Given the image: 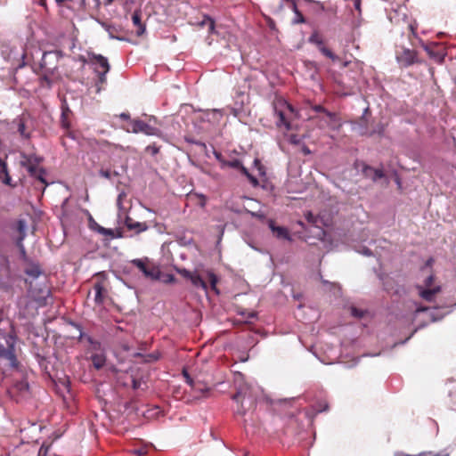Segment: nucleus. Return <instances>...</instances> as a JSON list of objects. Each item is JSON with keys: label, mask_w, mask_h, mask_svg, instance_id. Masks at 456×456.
Wrapping results in <instances>:
<instances>
[{"label": "nucleus", "mask_w": 456, "mask_h": 456, "mask_svg": "<svg viewBox=\"0 0 456 456\" xmlns=\"http://www.w3.org/2000/svg\"><path fill=\"white\" fill-rule=\"evenodd\" d=\"M319 51L324 55L326 56L327 58L332 60V61H337L338 58L337 55H335L331 50H330L329 48H327L324 45H321V47L319 48Z\"/></svg>", "instance_id": "cd10ccee"}, {"label": "nucleus", "mask_w": 456, "mask_h": 456, "mask_svg": "<svg viewBox=\"0 0 456 456\" xmlns=\"http://www.w3.org/2000/svg\"><path fill=\"white\" fill-rule=\"evenodd\" d=\"M287 4L288 7L290 8L295 13L300 16V20L298 22H305V19L302 15V13L298 11L297 5L295 0H283Z\"/></svg>", "instance_id": "a878e982"}, {"label": "nucleus", "mask_w": 456, "mask_h": 456, "mask_svg": "<svg viewBox=\"0 0 456 456\" xmlns=\"http://www.w3.org/2000/svg\"><path fill=\"white\" fill-rule=\"evenodd\" d=\"M374 173L373 180H378L384 177V173L381 169H371Z\"/></svg>", "instance_id": "c9c22d12"}, {"label": "nucleus", "mask_w": 456, "mask_h": 456, "mask_svg": "<svg viewBox=\"0 0 456 456\" xmlns=\"http://www.w3.org/2000/svg\"><path fill=\"white\" fill-rule=\"evenodd\" d=\"M309 42L312 43V44L316 45L318 46V48H320L321 45H323V42H322V38L320 37V36L317 33H314L310 37Z\"/></svg>", "instance_id": "c756f323"}, {"label": "nucleus", "mask_w": 456, "mask_h": 456, "mask_svg": "<svg viewBox=\"0 0 456 456\" xmlns=\"http://www.w3.org/2000/svg\"><path fill=\"white\" fill-rule=\"evenodd\" d=\"M111 2H112V0H108L106 4H110Z\"/></svg>", "instance_id": "bf43d9fd"}, {"label": "nucleus", "mask_w": 456, "mask_h": 456, "mask_svg": "<svg viewBox=\"0 0 456 456\" xmlns=\"http://www.w3.org/2000/svg\"><path fill=\"white\" fill-rule=\"evenodd\" d=\"M304 151H305V153H309V152H310L308 149L304 150Z\"/></svg>", "instance_id": "4d7b16f0"}, {"label": "nucleus", "mask_w": 456, "mask_h": 456, "mask_svg": "<svg viewBox=\"0 0 456 456\" xmlns=\"http://www.w3.org/2000/svg\"><path fill=\"white\" fill-rule=\"evenodd\" d=\"M80 60L85 64H88L93 69L94 72L97 75V86L99 84L103 85L106 83V75L110 69L109 61L106 57L102 54L88 53L87 58L81 57Z\"/></svg>", "instance_id": "7ed1b4c3"}, {"label": "nucleus", "mask_w": 456, "mask_h": 456, "mask_svg": "<svg viewBox=\"0 0 456 456\" xmlns=\"http://www.w3.org/2000/svg\"><path fill=\"white\" fill-rule=\"evenodd\" d=\"M16 230L20 233L18 240H23L26 236V222L24 220H19L16 223Z\"/></svg>", "instance_id": "393cba45"}, {"label": "nucleus", "mask_w": 456, "mask_h": 456, "mask_svg": "<svg viewBox=\"0 0 456 456\" xmlns=\"http://www.w3.org/2000/svg\"><path fill=\"white\" fill-rule=\"evenodd\" d=\"M179 273L182 274L184 278L190 279L191 276L193 274L191 272L186 269H182L179 271Z\"/></svg>", "instance_id": "a19ab883"}, {"label": "nucleus", "mask_w": 456, "mask_h": 456, "mask_svg": "<svg viewBox=\"0 0 456 456\" xmlns=\"http://www.w3.org/2000/svg\"><path fill=\"white\" fill-rule=\"evenodd\" d=\"M189 280L191 281V282L192 283V285L195 288L201 289L204 291L208 290L207 282L203 280V278L200 274L193 273Z\"/></svg>", "instance_id": "6ab92c4d"}, {"label": "nucleus", "mask_w": 456, "mask_h": 456, "mask_svg": "<svg viewBox=\"0 0 456 456\" xmlns=\"http://www.w3.org/2000/svg\"><path fill=\"white\" fill-rule=\"evenodd\" d=\"M55 1L59 5H65L67 7H69V3L73 2L74 0H55Z\"/></svg>", "instance_id": "c03bdc74"}, {"label": "nucleus", "mask_w": 456, "mask_h": 456, "mask_svg": "<svg viewBox=\"0 0 456 456\" xmlns=\"http://www.w3.org/2000/svg\"><path fill=\"white\" fill-rule=\"evenodd\" d=\"M295 14H296L297 18H296V20H294V22H295V23H299V22H298V20H300V16H299V15H297V13H295Z\"/></svg>", "instance_id": "864d4df0"}, {"label": "nucleus", "mask_w": 456, "mask_h": 456, "mask_svg": "<svg viewBox=\"0 0 456 456\" xmlns=\"http://www.w3.org/2000/svg\"><path fill=\"white\" fill-rule=\"evenodd\" d=\"M432 261H433V259H429V260L428 261V265H430Z\"/></svg>", "instance_id": "13d9d810"}, {"label": "nucleus", "mask_w": 456, "mask_h": 456, "mask_svg": "<svg viewBox=\"0 0 456 456\" xmlns=\"http://www.w3.org/2000/svg\"><path fill=\"white\" fill-rule=\"evenodd\" d=\"M314 110L316 112H322L325 114L326 118H328V126H331L332 128H336L337 126H339V124L337 121V117L334 113L330 112L321 105L314 106Z\"/></svg>", "instance_id": "2eb2a0df"}, {"label": "nucleus", "mask_w": 456, "mask_h": 456, "mask_svg": "<svg viewBox=\"0 0 456 456\" xmlns=\"http://www.w3.org/2000/svg\"><path fill=\"white\" fill-rule=\"evenodd\" d=\"M28 174H29L30 176L35 177L36 179L40 181L42 183L47 185V183L45 180V176L46 175V172H45V170L44 168L37 167V168H36L35 172H30Z\"/></svg>", "instance_id": "5701e85b"}, {"label": "nucleus", "mask_w": 456, "mask_h": 456, "mask_svg": "<svg viewBox=\"0 0 456 456\" xmlns=\"http://www.w3.org/2000/svg\"><path fill=\"white\" fill-rule=\"evenodd\" d=\"M119 118L124 120H130V115L128 113L123 112L119 115Z\"/></svg>", "instance_id": "de8ad7c7"}, {"label": "nucleus", "mask_w": 456, "mask_h": 456, "mask_svg": "<svg viewBox=\"0 0 456 456\" xmlns=\"http://www.w3.org/2000/svg\"><path fill=\"white\" fill-rule=\"evenodd\" d=\"M147 150H151L153 154H157L159 152V149L156 146H148Z\"/></svg>", "instance_id": "8fccbe9b"}, {"label": "nucleus", "mask_w": 456, "mask_h": 456, "mask_svg": "<svg viewBox=\"0 0 456 456\" xmlns=\"http://www.w3.org/2000/svg\"><path fill=\"white\" fill-rule=\"evenodd\" d=\"M289 142L292 144H299L300 138L297 134H289Z\"/></svg>", "instance_id": "e433bc0d"}, {"label": "nucleus", "mask_w": 456, "mask_h": 456, "mask_svg": "<svg viewBox=\"0 0 456 456\" xmlns=\"http://www.w3.org/2000/svg\"><path fill=\"white\" fill-rule=\"evenodd\" d=\"M361 4H362L361 0H354V9L359 12V14L362 12Z\"/></svg>", "instance_id": "37998d69"}, {"label": "nucleus", "mask_w": 456, "mask_h": 456, "mask_svg": "<svg viewBox=\"0 0 456 456\" xmlns=\"http://www.w3.org/2000/svg\"><path fill=\"white\" fill-rule=\"evenodd\" d=\"M80 2H81V4H83V3H84V0H80Z\"/></svg>", "instance_id": "680f3d73"}, {"label": "nucleus", "mask_w": 456, "mask_h": 456, "mask_svg": "<svg viewBox=\"0 0 456 456\" xmlns=\"http://www.w3.org/2000/svg\"><path fill=\"white\" fill-rule=\"evenodd\" d=\"M132 21L136 28V35L142 36L145 31V25L142 22L141 12L139 11L134 12L132 15Z\"/></svg>", "instance_id": "dca6fc26"}, {"label": "nucleus", "mask_w": 456, "mask_h": 456, "mask_svg": "<svg viewBox=\"0 0 456 456\" xmlns=\"http://www.w3.org/2000/svg\"><path fill=\"white\" fill-rule=\"evenodd\" d=\"M49 447L44 444L40 447L37 456H47Z\"/></svg>", "instance_id": "ea45409f"}, {"label": "nucleus", "mask_w": 456, "mask_h": 456, "mask_svg": "<svg viewBox=\"0 0 456 456\" xmlns=\"http://www.w3.org/2000/svg\"><path fill=\"white\" fill-rule=\"evenodd\" d=\"M183 374L186 383L191 387L192 390L195 393H199L201 395H205V394L209 392V387L207 385L202 384L200 382H194L193 379L185 370H183Z\"/></svg>", "instance_id": "ddd939ff"}, {"label": "nucleus", "mask_w": 456, "mask_h": 456, "mask_svg": "<svg viewBox=\"0 0 456 456\" xmlns=\"http://www.w3.org/2000/svg\"><path fill=\"white\" fill-rule=\"evenodd\" d=\"M206 20L208 21L209 23V31L210 32H213L215 30V20L213 19H211L210 17L208 16H206L205 20L202 21L201 25H204Z\"/></svg>", "instance_id": "72a5a7b5"}, {"label": "nucleus", "mask_w": 456, "mask_h": 456, "mask_svg": "<svg viewBox=\"0 0 456 456\" xmlns=\"http://www.w3.org/2000/svg\"><path fill=\"white\" fill-rule=\"evenodd\" d=\"M94 289L95 292L94 301L97 305L103 304L104 297H105V290L103 286L101 283H96L94 286Z\"/></svg>", "instance_id": "aec40b11"}, {"label": "nucleus", "mask_w": 456, "mask_h": 456, "mask_svg": "<svg viewBox=\"0 0 456 456\" xmlns=\"http://www.w3.org/2000/svg\"><path fill=\"white\" fill-rule=\"evenodd\" d=\"M322 283L323 284H330V282L328 281H325V280H322Z\"/></svg>", "instance_id": "6e6d98bb"}, {"label": "nucleus", "mask_w": 456, "mask_h": 456, "mask_svg": "<svg viewBox=\"0 0 456 456\" xmlns=\"http://www.w3.org/2000/svg\"><path fill=\"white\" fill-rule=\"evenodd\" d=\"M0 176L2 178V182L6 184L12 186V177L9 174L8 167L6 162L0 159Z\"/></svg>", "instance_id": "f3484780"}, {"label": "nucleus", "mask_w": 456, "mask_h": 456, "mask_svg": "<svg viewBox=\"0 0 456 456\" xmlns=\"http://www.w3.org/2000/svg\"><path fill=\"white\" fill-rule=\"evenodd\" d=\"M200 198H201V202H200V204H201V206H204V205H205V203H206V197H205V196H203V195H201V196H200Z\"/></svg>", "instance_id": "603ef678"}, {"label": "nucleus", "mask_w": 456, "mask_h": 456, "mask_svg": "<svg viewBox=\"0 0 456 456\" xmlns=\"http://www.w3.org/2000/svg\"><path fill=\"white\" fill-rule=\"evenodd\" d=\"M254 164H255V166H256V167H257V168H258V170H259L260 175H265V171H264L263 167L261 166L260 161H259L258 159H255V160H254Z\"/></svg>", "instance_id": "a18cd8bd"}, {"label": "nucleus", "mask_w": 456, "mask_h": 456, "mask_svg": "<svg viewBox=\"0 0 456 456\" xmlns=\"http://www.w3.org/2000/svg\"><path fill=\"white\" fill-rule=\"evenodd\" d=\"M12 126L16 128L20 137L25 140L31 138L34 131V120L28 113H22L12 120Z\"/></svg>", "instance_id": "39448f33"}, {"label": "nucleus", "mask_w": 456, "mask_h": 456, "mask_svg": "<svg viewBox=\"0 0 456 456\" xmlns=\"http://www.w3.org/2000/svg\"><path fill=\"white\" fill-rule=\"evenodd\" d=\"M91 360L93 362V365L97 369L100 370L102 368L106 362V358L103 354H94L91 356Z\"/></svg>", "instance_id": "412c9836"}, {"label": "nucleus", "mask_w": 456, "mask_h": 456, "mask_svg": "<svg viewBox=\"0 0 456 456\" xmlns=\"http://www.w3.org/2000/svg\"><path fill=\"white\" fill-rule=\"evenodd\" d=\"M427 308L426 307H419L417 308V312H422V311H426Z\"/></svg>", "instance_id": "5fc2aeb1"}, {"label": "nucleus", "mask_w": 456, "mask_h": 456, "mask_svg": "<svg viewBox=\"0 0 456 456\" xmlns=\"http://www.w3.org/2000/svg\"><path fill=\"white\" fill-rule=\"evenodd\" d=\"M362 253L366 256L371 255L370 250L369 248H364Z\"/></svg>", "instance_id": "3c124183"}, {"label": "nucleus", "mask_w": 456, "mask_h": 456, "mask_svg": "<svg viewBox=\"0 0 456 456\" xmlns=\"http://www.w3.org/2000/svg\"><path fill=\"white\" fill-rule=\"evenodd\" d=\"M123 129L127 133L138 134L142 133L146 135H157L159 129L147 124L146 122L140 119L130 120V123L126 126H123Z\"/></svg>", "instance_id": "0eeeda50"}, {"label": "nucleus", "mask_w": 456, "mask_h": 456, "mask_svg": "<svg viewBox=\"0 0 456 456\" xmlns=\"http://www.w3.org/2000/svg\"><path fill=\"white\" fill-rule=\"evenodd\" d=\"M439 46L437 43H430L423 46L424 50L428 53L430 58L435 60L438 63H442L446 55V52L444 49L436 48Z\"/></svg>", "instance_id": "9b49d317"}, {"label": "nucleus", "mask_w": 456, "mask_h": 456, "mask_svg": "<svg viewBox=\"0 0 456 456\" xmlns=\"http://www.w3.org/2000/svg\"><path fill=\"white\" fill-rule=\"evenodd\" d=\"M418 295L427 302H433L441 291V286L436 281L434 275H428L422 283L416 285Z\"/></svg>", "instance_id": "20e7f679"}, {"label": "nucleus", "mask_w": 456, "mask_h": 456, "mask_svg": "<svg viewBox=\"0 0 456 456\" xmlns=\"http://www.w3.org/2000/svg\"><path fill=\"white\" fill-rule=\"evenodd\" d=\"M131 264L136 266L146 278L151 280H159L160 278L159 268L151 262L148 257L133 259Z\"/></svg>", "instance_id": "423d86ee"}, {"label": "nucleus", "mask_w": 456, "mask_h": 456, "mask_svg": "<svg viewBox=\"0 0 456 456\" xmlns=\"http://www.w3.org/2000/svg\"><path fill=\"white\" fill-rule=\"evenodd\" d=\"M269 228L275 234L278 239L291 240L289 232L287 228L281 226H275L273 221H269Z\"/></svg>", "instance_id": "4468645a"}, {"label": "nucleus", "mask_w": 456, "mask_h": 456, "mask_svg": "<svg viewBox=\"0 0 456 456\" xmlns=\"http://www.w3.org/2000/svg\"><path fill=\"white\" fill-rule=\"evenodd\" d=\"M396 61L401 67L407 68L419 62L418 54L415 50L403 48L396 53Z\"/></svg>", "instance_id": "1a4fd4ad"}, {"label": "nucleus", "mask_w": 456, "mask_h": 456, "mask_svg": "<svg viewBox=\"0 0 456 456\" xmlns=\"http://www.w3.org/2000/svg\"><path fill=\"white\" fill-rule=\"evenodd\" d=\"M86 338L87 342H88L90 345H92V346H93V348H94V349H97V348H99V347H100V343H99V342H97V341H95V340H94V338H93L92 337H90V336H86Z\"/></svg>", "instance_id": "f704fd0d"}, {"label": "nucleus", "mask_w": 456, "mask_h": 456, "mask_svg": "<svg viewBox=\"0 0 456 456\" xmlns=\"http://www.w3.org/2000/svg\"><path fill=\"white\" fill-rule=\"evenodd\" d=\"M123 197H126V194L125 192H121L118 194V200H117V205L118 207L121 209L122 208V200H123Z\"/></svg>", "instance_id": "79ce46f5"}, {"label": "nucleus", "mask_w": 456, "mask_h": 456, "mask_svg": "<svg viewBox=\"0 0 456 456\" xmlns=\"http://www.w3.org/2000/svg\"><path fill=\"white\" fill-rule=\"evenodd\" d=\"M214 155L216 159L219 161L220 166L222 167L224 166V162H225V159H224L223 155L216 151H214Z\"/></svg>", "instance_id": "58836bf2"}, {"label": "nucleus", "mask_w": 456, "mask_h": 456, "mask_svg": "<svg viewBox=\"0 0 456 456\" xmlns=\"http://www.w3.org/2000/svg\"><path fill=\"white\" fill-rule=\"evenodd\" d=\"M23 240H17V246L20 249V256L21 258L26 261L27 260V253H26V249H25V247L23 245Z\"/></svg>", "instance_id": "473e14b6"}, {"label": "nucleus", "mask_w": 456, "mask_h": 456, "mask_svg": "<svg viewBox=\"0 0 456 456\" xmlns=\"http://www.w3.org/2000/svg\"><path fill=\"white\" fill-rule=\"evenodd\" d=\"M442 35H443V33H439V34H438V37H442Z\"/></svg>", "instance_id": "052dcab7"}, {"label": "nucleus", "mask_w": 456, "mask_h": 456, "mask_svg": "<svg viewBox=\"0 0 456 456\" xmlns=\"http://www.w3.org/2000/svg\"><path fill=\"white\" fill-rule=\"evenodd\" d=\"M22 166L27 168L28 173L35 172L43 161V158L36 154H22Z\"/></svg>", "instance_id": "f8f14e48"}, {"label": "nucleus", "mask_w": 456, "mask_h": 456, "mask_svg": "<svg viewBox=\"0 0 456 456\" xmlns=\"http://www.w3.org/2000/svg\"><path fill=\"white\" fill-rule=\"evenodd\" d=\"M25 273L33 279H37L42 272L38 265L32 264L25 269Z\"/></svg>", "instance_id": "4be33fe9"}, {"label": "nucleus", "mask_w": 456, "mask_h": 456, "mask_svg": "<svg viewBox=\"0 0 456 456\" xmlns=\"http://www.w3.org/2000/svg\"><path fill=\"white\" fill-rule=\"evenodd\" d=\"M69 112H70V110H69V108L62 109L61 124H62V126L65 128L69 127V123L68 121V115Z\"/></svg>", "instance_id": "c85d7f7f"}, {"label": "nucleus", "mask_w": 456, "mask_h": 456, "mask_svg": "<svg viewBox=\"0 0 456 456\" xmlns=\"http://www.w3.org/2000/svg\"><path fill=\"white\" fill-rule=\"evenodd\" d=\"M61 53L59 51H49L43 53L40 66L45 72L53 73L58 67Z\"/></svg>", "instance_id": "6e6552de"}, {"label": "nucleus", "mask_w": 456, "mask_h": 456, "mask_svg": "<svg viewBox=\"0 0 456 456\" xmlns=\"http://www.w3.org/2000/svg\"><path fill=\"white\" fill-rule=\"evenodd\" d=\"M240 395H241V393L240 392H237L235 395H232V400L236 401V402H239L240 399Z\"/></svg>", "instance_id": "09e8293b"}, {"label": "nucleus", "mask_w": 456, "mask_h": 456, "mask_svg": "<svg viewBox=\"0 0 456 456\" xmlns=\"http://www.w3.org/2000/svg\"><path fill=\"white\" fill-rule=\"evenodd\" d=\"M207 278L210 283V287H211L212 290H214L216 294H218V289L216 288V284L218 282L217 276L213 272H208Z\"/></svg>", "instance_id": "b1692460"}, {"label": "nucleus", "mask_w": 456, "mask_h": 456, "mask_svg": "<svg viewBox=\"0 0 456 456\" xmlns=\"http://www.w3.org/2000/svg\"><path fill=\"white\" fill-rule=\"evenodd\" d=\"M94 230H96L99 233L110 238L114 237V231L112 229L104 228L96 223H94Z\"/></svg>", "instance_id": "bb28decb"}, {"label": "nucleus", "mask_w": 456, "mask_h": 456, "mask_svg": "<svg viewBox=\"0 0 456 456\" xmlns=\"http://www.w3.org/2000/svg\"><path fill=\"white\" fill-rule=\"evenodd\" d=\"M100 175L106 178V179H110L112 175H118V172H111L110 169H101L100 172H99Z\"/></svg>", "instance_id": "7c9ffc66"}, {"label": "nucleus", "mask_w": 456, "mask_h": 456, "mask_svg": "<svg viewBox=\"0 0 456 456\" xmlns=\"http://www.w3.org/2000/svg\"><path fill=\"white\" fill-rule=\"evenodd\" d=\"M125 224L128 230H136L137 232H144L148 229V225L145 223L134 221L130 217H126Z\"/></svg>", "instance_id": "a211bd4d"}, {"label": "nucleus", "mask_w": 456, "mask_h": 456, "mask_svg": "<svg viewBox=\"0 0 456 456\" xmlns=\"http://www.w3.org/2000/svg\"><path fill=\"white\" fill-rule=\"evenodd\" d=\"M5 342L6 346L0 345V372L2 374L7 370L14 369L18 366L15 354V336L8 334L5 338Z\"/></svg>", "instance_id": "f03ea898"}, {"label": "nucleus", "mask_w": 456, "mask_h": 456, "mask_svg": "<svg viewBox=\"0 0 456 456\" xmlns=\"http://www.w3.org/2000/svg\"><path fill=\"white\" fill-rule=\"evenodd\" d=\"M133 453L137 456H143L147 453V449L145 447L134 449L133 450Z\"/></svg>", "instance_id": "4c0bfd02"}, {"label": "nucleus", "mask_w": 456, "mask_h": 456, "mask_svg": "<svg viewBox=\"0 0 456 456\" xmlns=\"http://www.w3.org/2000/svg\"><path fill=\"white\" fill-rule=\"evenodd\" d=\"M305 216L308 222L313 224L316 223V217L312 213H307Z\"/></svg>", "instance_id": "49530a36"}, {"label": "nucleus", "mask_w": 456, "mask_h": 456, "mask_svg": "<svg viewBox=\"0 0 456 456\" xmlns=\"http://www.w3.org/2000/svg\"><path fill=\"white\" fill-rule=\"evenodd\" d=\"M225 167H231L240 170V172L248 179V181L254 187L259 184L258 180L248 171V169L242 165L240 159H225V162H224V166L222 167V168Z\"/></svg>", "instance_id": "9d476101"}, {"label": "nucleus", "mask_w": 456, "mask_h": 456, "mask_svg": "<svg viewBox=\"0 0 456 456\" xmlns=\"http://www.w3.org/2000/svg\"><path fill=\"white\" fill-rule=\"evenodd\" d=\"M351 314L354 316V317H356V318H362L364 316L365 314V311L362 310V309H358L354 306H352L351 307Z\"/></svg>", "instance_id": "2f4dec72"}, {"label": "nucleus", "mask_w": 456, "mask_h": 456, "mask_svg": "<svg viewBox=\"0 0 456 456\" xmlns=\"http://www.w3.org/2000/svg\"><path fill=\"white\" fill-rule=\"evenodd\" d=\"M274 116L277 118L275 124L278 128L286 131L291 129V121L295 118V110L291 104L284 99H277L273 102Z\"/></svg>", "instance_id": "f257e3e1"}]
</instances>
